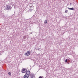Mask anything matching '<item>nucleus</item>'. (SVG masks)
Returning <instances> with one entry per match:
<instances>
[{
    "instance_id": "nucleus-10",
    "label": "nucleus",
    "mask_w": 78,
    "mask_h": 78,
    "mask_svg": "<svg viewBox=\"0 0 78 78\" xmlns=\"http://www.w3.org/2000/svg\"><path fill=\"white\" fill-rule=\"evenodd\" d=\"M34 9L33 8L32 9H30V12H31V11H32V10H33Z\"/></svg>"
},
{
    "instance_id": "nucleus-4",
    "label": "nucleus",
    "mask_w": 78,
    "mask_h": 78,
    "mask_svg": "<svg viewBox=\"0 0 78 78\" xmlns=\"http://www.w3.org/2000/svg\"><path fill=\"white\" fill-rule=\"evenodd\" d=\"M34 74L33 73H30L29 75V77L30 78H34Z\"/></svg>"
},
{
    "instance_id": "nucleus-12",
    "label": "nucleus",
    "mask_w": 78,
    "mask_h": 78,
    "mask_svg": "<svg viewBox=\"0 0 78 78\" xmlns=\"http://www.w3.org/2000/svg\"><path fill=\"white\" fill-rule=\"evenodd\" d=\"M30 8H34V6L33 5H32L31 6H30Z\"/></svg>"
},
{
    "instance_id": "nucleus-13",
    "label": "nucleus",
    "mask_w": 78,
    "mask_h": 78,
    "mask_svg": "<svg viewBox=\"0 0 78 78\" xmlns=\"http://www.w3.org/2000/svg\"><path fill=\"white\" fill-rule=\"evenodd\" d=\"M30 33V34H32V33H33L31 32V33Z\"/></svg>"
},
{
    "instance_id": "nucleus-2",
    "label": "nucleus",
    "mask_w": 78,
    "mask_h": 78,
    "mask_svg": "<svg viewBox=\"0 0 78 78\" xmlns=\"http://www.w3.org/2000/svg\"><path fill=\"white\" fill-rule=\"evenodd\" d=\"M12 8V7H11L10 5H7L5 8V9L6 10H9V9H11Z\"/></svg>"
},
{
    "instance_id": "nucleus-8",
    "label": "nucleus",
    "mask_w": 78,
    "mask_h": 78,
    "mask_svg": "<svg viewBox=\"0 0 78 78\" xmlns=\"http://www.w3.org/2000/svg\"><path fill=\"white\" fill-rule=\"evenodd\" d=\"M69 61V59H66L65 60V62L66 63H67V62Z\"/></svg>"
},
{
    "instance_id": "nucleus-11",
    "label": "nucleus",
    "mask_w": 78,
    "mask_h": 78,
    "mask_svg": "<svg viewBox=\"0 0 78 78\" xmlns=\"http://www.w3.org/2000/svg\"><path fill=\"white\" fill-rule=\"evenodd\" d=\"M65 12L66 13H67V12H68V10H66L65 11Z\"/></svg>"
},
{
    "instance_id": "nucleus-7",
    "label": "nucleus",
    "mask_w": 78,
    "mask_h": 78,
    "mask_svg": "<svg viewBox=\"0 0 78 78\" xmlns=\"http://www.w3.org/2000/svg\"><path fill=\"white\" fill-rule=\"evenodd\" d=\"M47 20H46L44 22V23H47Z\"/></svg>"
},
{
    "instance_id": "nucleus-6",
    "label": "nucleus",
    "mask_w": 78,
    "mask_h": 78,
    "mask_svg": "<svg viewBox=\"0 0 78 78\" xmlns=\"http://www.w3.org/2000/svg\"><path fill=\"white\" fill-rule=\"evenodd\" d=\"M68 9H69L70 10H72V11H73L74 10V8L72 7L71 8H69V7H68Z\"/></svg>"
},
{
    "instance_id": "nucleus-1",
    "label": "nucleus",
    "mask_w": 78,
    "mask_h": 78,
    "mask_svg": "<svg viewBox=\"0 0 78 78\" xmlns=\"http://www.w3.org/2000/svg\"><path fill=\"white\" fill-rule=\"evenodd\" d=\"M30 71L29 70L27 71V70L26 73L24 76V78H28L30 77Z\"/></svg>"
},
{
    "instance_id": "nucleus-3",
    "label": "nucleus",
    "mask_w": 78,
    "mask_h": 78,
    "mask_svg": "<svg viewBox=\"0 0 78 78\" xmlns=\"http://www.w3.org/2000/svg\"><path fill=\"white\" fill-rule=\"evenodd\" d=\"M27 69H26L24 68L22 69V70L21 71V72L22 73H25V72H27Z\"/></svg>"
},
{
    "instance_id": "nucleus-5",
    "label": "nucleus",
    "mask_w": 78,
    "mask_h": 78,
    "mask_svg": "<svg viewBox=\"0 0 78 78\" xmlns=\"http://www.w3.org/2000/svg\"><path fill=\"white\" fill-rule=\"evenodd\" d=\"M30 53L31 52H30V51H27L26 52V55H27V56H29Z\"/></svg>"
},
{
    "instance_id": "nucleus-9",
    "label": "nucleus",
    "mask_w": 78,
    "mask_h": 78,
    "mask_svg": "<svg viewBox=\"0 0 78 78\" xmlns=\"http://www.w3.org/2000/svg\"><path fill=\"white\" fill-rule=\"evenodd\" d=\"M8 74L9 75V76H11V73L9 72L8 73Z\"/></svg>"
},
{
    "instance_id": "nucleus-14",
    "label": "nucleus",
    "mask_w": 78,
    "mask_h": 78,
    "mask_svg": "<svg viewBox=\"0 0 78 78\" xmlns=\"http://www.w3.org/2000/svg\"><path fill=\"white\" fill-rule=\"evenodd\" d=\"M70 5H72V3H70Z\"/></svg>"
}]
</instances>
